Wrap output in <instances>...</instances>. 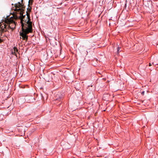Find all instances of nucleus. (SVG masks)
Wrapping results in <instances>:
<instances>
[{"mask_svg":"<svg viewBox=\"0 0 158 158\" xmlns=\"http://www.w3.org/2000/svg\"><path fill=\"white\" fill-rule=\"evenodd\" d=\"M15 11L17 14H19L20 16L19 18L20 19V23L21 24L22 28H32V22L30 21V14L29 12H26V15H23L24 12V6L20 2H18L15 5Z\"/></svg>","mask_w":158,"mask_h":158,"instance_id":"1","label":"nucleus"},{"mask_svg":"<svg viewBox=\"0 0 158 158\" xmlns=\"http://www.w3.org/2000/svg\"><path fill=\"white\" fill-rule=\"evenodd\" d=\"M22 32H20V35L22 37L23 40H27L28 39V35L27 34L32 31V28L30 27L29 28H22Z\"/></svg>","mask_w":158,"mask_h":158,"instance_id":"2","label":"nucleus"},{"mask_svg":"<svg viewBox=\"0 0 158 158\" xmlns=\"http://www.w3.org/2000/svg\"><path fill=\"white\" fill-rule=\"evenodd\" d=\"M63 95L60 93L58 92L55 97V100L60 101V100L62 98Z\"/></svg>","mask_w":158,"mask_h":158,"instance_id":"3","label":"nucleus"},{"mask_svg":"<svg viewBox=\"0 0 158 158\" xmlns=\"http://www.w3.org/2000/svg\"><path fill=\"white\" fill-rule=\"evenodd\" d=\"M121 48L120 47H119L118 46L117 47V53L118 54L119 52H121V51L120 50V49Z\"/></svg>","mask_w":158,"mask_h":158,"instance_id":"4","label":"nucleus"},{"mask_svg":"<svg viewBox=\"0 0 158 158\" xmlns=\"http://www.w3.org/2000/svg\"><path fill=\"white\" fill-rule=\"evenodd\" d=\"M14 50L15 52H18V50L17 48L14 47Z\"/></svg>","mask_w":158,"mask_h":158,"instance_id":"5","label":"nucleus"},{"mask_svg":"<svg viewBox=\"0 0 158 158\" xmlns=\"http://www.w3.org/2000/svg\"><path fill=\"white\" fill-rule=\"evenodd\" d=\"M27 11L26 12H30L31 10V8H27Z\"/></svg>","mask_w":158,"mask_h":158,"instance_id":"6","label":"nucleus"},{"mask_svg":"<svg viewBox=\"0 0 158 158\" xmlns=\"http://www.w3.org/2000/svg\"><path fill=\"white\" fill-rule=\"evenodd\" d=\"M144 94V91H142V92H141V94L142 95H143Z\"/></svg>","mask_w":158,"mask_h":158,"instance_id":"7","label":"nucleus"},{"mask_svg":"<svg viewBox=\"0 0 158 158\" xmlns=\"http://www.w3.org/2000/svg\"><path fill=\"white\" fill-rule=\"evenodd\" d=\"M152 64H153V65H156H156H158V64H154V63H152Z\"/></svg>","mask_w":158,"mask_h":158,"instance_id":"8","label":"nucleus"},{"mask_svg":"<svg viewBox=\"0 0 158 158\" xmlns=\"http://www.w3.org/2000/svg\"><path fill=\"white\" fill-rule=\"evenodd\" d=\"M75 89H77V90H79V89H78V88H77L76 87H75Z\"/></svg>","mask_w":158,"mask_h":158,"instance_id":"9","label":"nucleus"},{"mask_svg":"<svg viewBox=\"0 0 158 158\" xmlns=\"http://www.w3.org/2000/svg\"><path fill=\"white\" fill-rule=\"evenodd\" d=\"M151 65H152V64H151L150 63L149 64V66H151Z\"/></svg>","mask_w":158,"mask_h":158,"instance_id":"10","label":"nucleus"},{"mask_svg":"<svg viewBox=\"0 0 158 158\" xmlns=\"http://www.w3.org/2000/svg\"><path fill=\"white\" fill-rule=\"evenodd\" d=\"M12 5H13V4H12Z\"/></svg>","mask_w":158,"mask_h":158,"instance_id":"11","label":"nucleus"},{"mask_svg":"<svg viewBox=\"0 0 158 158\" xmlns=\"http://www.w3.org/2000/svg\"><path fill=\"white\" fill-rule=\"evenodd\" d=\"M23 0H22V2L23 1Z\"/></svg>","mask_w":158,"mask_h":158,"instance_id":"12","label":"nucleus"}]
</instances>
